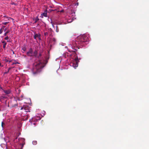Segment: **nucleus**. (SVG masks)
Listing matches in <instances>:
<instances>
[{"label":"nucleus","instance_id":"a19ab883","mask_svg":"<svg viewBox=\"0 0 149 149\" xmlns=\"http://www.w3.org/2000/svg\"><path fill=\"white\" fill-rule=\"evenodd\" d=\"M24 145V144H23V145H22V146H23Z\"/></svg>","mask_w":149,"mask_h":149},{"label":"nucleus","instance_id":"39448f33","mask_svg":"<svg viewBox=\"0 0 149 149\" xmlns=\"http://www.w3.org/2000/svg\"><path fill=\"white\" fill-rule=\"evenodd\" d=\"M24 109L25 110V112H30V107L28 106H24Z\"/></svg>","mask_w":149,"mask_h":149},{"label":"nucleus","instance_id":"473e14b6","mask_svg":"<svg viewBox=\"0 0 149 149\" xmlns=\"http://www.w3.org/2000/svg\"><path fill=\"white\" fill-rule=\"evenodd\" d=\"M23 109H24V106L23 107H22L21 108V110H22Z\"/></svg>","mask_w":149,"mask_h":149},{"label":"nucleus","instance_id":"423d86ee","mask_svg":"<svg viewBox=\"0 0 149 149\" xmlns=\"http://www.w3.org/2000/svg\"><path fill=\"white\" fill-rule=\"evenodd\" d=\"M27 54L28 56H33L32 49L31 48H30L29 49V51L27 52Z\"/></svg>","mask_w":149,"mask_h":149},{"label":"nucleus","instance_id":"58836bf2","mask_svg":"<svg viewBox=\"0 0 149 149\" xmlns=\"http://www.w3.org/2000/svg\"><path fill=\"white\" fill-rule=\"evenodd\" d=\"M50 29V30H52L51 29V28Z\"/></svg>","mask_w":149,"mask_h":149},{"label":"nucleus","instance_id":"7ed1b4c3","mask_svg":"<svg viewBox=\"0 0 149 149\" xmlns=\"http://www.w3.org/2000/svg\"><path fill=\"white\" fill-rule=\"evenodd\" d=\"M43 64L42 62L41 61H39V62L36 65L35 68L36 70V72H34V74H36L39 71L40 69L43 67Z\"/></svg>","mask_w":149,"mask_h":149},{"label":"nucleus","instance_id":"aec40b11","mask_svg":"<svg viewBox=\"0 0 149 149\" xmlns=\"http://www.w3.org/2000/svg\"><path fill=\"white\" fill-rule=\"evenodd\" d=\"M44 35L45 36H47L48 35V33L47 32H45Z\"/></svg>","mask_w":149,"mask_h":149},{"label":"nucleus","instance_id":"c9c22d12","mask_svg":"<svg viewBox=\"0 0 149 149\" xmlns=\"http://www.w3.org/2000/svg\"><path fill=\"white\" fill-rule=\"evenodd\" d=\"M1 66V63H0V66Z\"/></svg>","mask_w":149,"mask_h":149},{"label":"nucleus","instance_id":"e433bc0d","mask_svg":"<svg viewBox=\"0 0 149 149\" xmlns=\"http://www.w3.org/2000/svg\"><path fill=\"white\" fill-rule=\"evenodd\" d=\"M32 120H33V121L34 120V118H33V119H32Z\"/></svg>","mask_w":149,"mask_h":149},{"label":"nucleus","instance_id":"f257e3e1","mask_svg":"<svg viewBox=\"0 0 149 149\" xmlns=\"http://www.w3.org/2000/svg\"><path fill=\"white\" fill-rule=\"evenodd\" d=\"M78 40L79 43L82 46L84 42H88L89 40L88 37L85 35H83L82 36H80L78 37Z\"/></svg>","mask_w":149,"mask_h":149},{"label":"nucleus","instance_id":"6e6552de","mask_svg":"<svg viewBox=\"0 0 149 149\" xmlns=\"http://www.w3.org/2000/svg\"><path fill=\"white\" fill-rule=\"evenodd\" d=\"M47 10H46L42 14H41V17L42 18H43V16L46 17H47Z\"/></svg>","mask_w":149,"mask_h":149},{"label":"nucleus","instance_id":"9d476101","mask_svg":"<svg viewBox=\"0 0 149 149\" xmlns=\"http://www.w3.org/2000/svg\"><path fill=\"white\" fill-rule=\"evenodd\" d=\"M56 41V40L55 38H52L51 40V42L53 44H54Z\"/></svg>","mask_w":149,"mask_h":149},{"label":"nucleus","instance_id":"f03ea898","mask_svg":"<svg viewBox=\"0 0 149 149\" xmlns=\"http://www.w3.org/2000/svg\"><path fill=\"white\" fill-rule=\"evenodd\" d=\"M78 37L77 39L75 41L74 40L71 44L72 46V48L73 49H74L75 51H77V49L75 48H77L78 49H79V45H80L79 43V42H78ZM80 45H81L80 44Z\"/></svg>","mask_w":149,"mask_h":149},{"label":"nucleus","instance_id":"a878e982","mask_svg":"<svg viewBox=\"0 0 149 149\" xmlns=\"http://www.w3.org/2000/svg\"><path fill=\"white\" fill-rule=\"evenodd\" d=\"M3 90V91L4 90L1 87V86L0 85V90Z\"/></svg>","mask_w":149,"mask_h":149},{"label":"nucleus","instance_id":"72a5a7b5","mask_svg":"<svg viewBox=\"0 0 149 149\" xmlns=\"http://www.w3.org/2000/svg\"><path fill=\"white\" fill-rule=\"evenodd\" d=\"M28 115H27V117H26V120L27 119H28Z\"/></svg>","mask_w":149,"mask_h":149},{"label":"nucleus","instance_id":"f8f14e48","mask_svg":"<svg viewBox=\"0 0 149 149\" xmlns=\"http://www.w3.org/2000/svg\"><path fill=\"white\" fill-rule=\"evenodd\" d=\"M10 32V30H8L4 34V36H5L6 35Z\"/></svg>","mask_w":149,"mask_h":149},{"label":"nucleus","instance_id":"c85d7f7f","mask_svg":"<svg viewBox=\"0 0 149 149\" xmlns=\"http://www.w3.org/2000/svg\"><path fill=\"white\" fill-rule=\"evenodd\" d=\"M7 30V28H5V29H4V31H6Z\"/></svg>","mask_w":149,"mask_h":149},{"label":"nucleus","instance_id":"412c9836","mask_svg":"<svg viewBox=\"0 0 149 149\" xmlns=\"http://www.w3.org/2000/svg\"><path fill=\"white\" fill-rule=\"evenodd\" d=\"M39 20V19H38V17H37L35 19V22H37L38 20Z\"/></svg>","mask_w":149,"mask_h":149},{"label":"nucleus","instance_id":"2f4dec72","mask_svg":"<svg viewBox=\"0 0 149 149\" xmlns=\"http://www.w3.org/2000/svg\"><path fill=\"white\" fill-rule=\"evenodd\" d=\"M60 12H64V10H62L60 11Z\"/></svg>","mask_w":149,"mask_h":149},{"label":"nucleus","instance_id":"b1692460","mask_svg":"<svg viewBox=\"0 0 149 149\" xmlns=\"http://www.w3.org/2000/svg\"><path fill=\"white\" fill-rule=\"evenodd\" d=\"M4 39L5 40H8V39H9V37L8 36H7L6 37H5V38H4Z\"/></svg>","mask_w":149,"mask_h":149},{"label":"nucleus","instance_id":"1a4fd4ad","mask_svg":"<svg viewBox=\"0 0 149 149\" xmlns=\"http://www.w3.org/2000/svg\"><path fill=\"white\" fill-rule=\"evenodd\" d=\"M3 91L7 95L10 94L11 92V91L10 89H8V90H3Z\"/></svg>","mask_w":149,"mask_h":149},{"label":"nucleus","instance_id":"c756f323","mask_svg":"<svg viewBox=\"0 0 149 149\" xmlns=\"http://www.w3.org/2000/svg\"><path fill=\"white\" fill-rule=\"evenodd\" d=\"M22 49L24 51H26V49L25 48H23Z\"/></svg>","mask_w":149,"mask_h":149},{"label":"nucleus","instance_id":"a211bd4d","mask_svg":"<svg viewBox=\"0 0 149 149\" xmlns=\"http://www.w3.org/2000/svg\"><path fill=\"white\" fill-rule=\"evenodd\" d=\"M11 69L10 68H9L8 69V72H5L4 73V74H7V73H8L9 71V70H10Z\"/></svg>","mask_w":149,"mask_h":149},{"label":"nucleus","instance_id":"393cba45","mask_svg":"<svg viewBox=\"0 0 149 149\" xmlns=\"http://www.w3.org/2000/svg\"><path fill=\"white\" fill-rule=\"evenodd\" d=\"M17 106V104H15L14 105H13L12 106L13 107Z\"/></svg>","mask_w":149,"mask_h":149},{"label":"nucleus","instance_id":"ddd939ff","mask_svg":"<svg viewBox=\"0 0 149 149\" xmlns=\"http://www.w3.org/2000/svg\"><path fill=\"white\" fill-rule=\"evenodd\" d=\"M41 56H42V54L41 53H40L38 55V56L36 57V58H40Z\"/></svg>","mask_w":149,"mask_h":149},{"label":"nucleus","instance_id":"ea45409f","mask_svg":"<svg viewBox=\"0 0 149 149\" xmlns=\"http://www.w3.org/2000/svg\"><path fill=\"white\" fill-rule=\"evenodd\" d=\"M7 42H9L10 41H8V40H7Z\"/></svg>","mask_w":149,"mask_h":149},{"label":"nucleus","instance_id":"4be33fe9","mask_svg":"<svg viewBox=\"0 0 149 149\" xmlns=\"http://www.w3.org/2000/svg\"><path fill=\"white\" fill-rule=\"evenodd\" d=\"M3 31V30L2 29H0V34L2 33Z\"/></svg>","mask_w":149,"mask_h":149},{"label":"nucleus","instance_id":"79ce46f5","mask_svg":"<svg viewBox=\"0 0 149 149\" xmlns=\"http://www.w3.org/2000/svg\"><path fill=\"white\" fill-rule=\"evenodd\" d=\"M15 64V63H13V64Z\"/></svg>","mask_w":149,"mask_h":149},{"label":"nucleus","instance_id":"f704fd0d","mask_svg":"<svg viewBox=\"0 0 149 149\" xmlns=\"http://www.w3.org/2000/svg\"><path fill=\"white\" fill-rule=\"evenodd\" d=\"M12 52H13V54H14V51H13V50H12Z\"/></svg>","mask_w":149,"mask_h":149},{"label":"nucleus","instance_id":"2eb2a0df","mask_svg":"<svg viewBox=\"0 0 149 149\" xmlns=\"http://www.w3.org/2000/svg\"><path fill=\"white\" fill-rule=\"evenodd\" d=\"M56 31L57 32H58L59 31L58 27L57 26H56Z\"/></svg>","mask_w":149,"mask_h":149},{"label":"nucleus","instance_id":"4c0bfd02","mask_svg":"<svg viewBox=\"0 0 149 149\" xmlns=\"http://www.w3.org/2000/svg\"><path fill=\"white\" fill-rule=\"evenodd\" d=\"M50 29V30H52L51 29V28Z\"/></svg>","mask_w":149,"mask_h":149},{"label":"nucleus","instance_id":"6ab92c4d","mask_svg":"<svg viewBox=\"0 0 149 149\" xmlns=\"http://www.w3.org/2000/svg\"><path fill=\"white\" fill-rule=\"evenodd\" d=\"M70 52H73L75 54H77L76 52L75 51H69Z\"/></svg>","mask_w":149,"mask_h":149},{"label":"nucleus","instance_id":"cd10ccee","mask_svg":"<svg viewBox=\"0 0 149 149\" xmlns=\"http://www.w3.org/2000/svg\"><path fill=\"white\" fill-rule=\"evenodd\" d=\"M31 124H33L34 125H36V123L35 122L33 123H31Z\"/></svg>","mask_w":149,"mask_h":149},{"label":"nucleus","instance_id":"0eeeda50","mask_svg":"<svg viewBox=\"0 0 149 149\" xmlns=\"http://www.w3.org/2000/svg\"><path fill=\"white\" fill-rule=\"evenodd\" d=\"M40 34H36V33L34 36V38L35 39H36L37 38H38L39 39H40Z\"/></svg>","mask_w":149,"mask_h":149},{"label":"nucleus","instance_id":"bb28decb","mask_svg":"<svg viewBox=\"0 0 149 149\" xmlns=\"http://www.w3.org/2000/svg\"><path fill=\"white\" fill-rule=\"evenodd\" d=\"M5 27V26H3L2 28L1 29H2L3 30V29Z\"/></svg>","mask_w":149,"mask_h":149},{"label":"nucleus","instance_id":"5701e85b","mask_svg":"<svg viewBox=\"0 0 149 149\" xmlns=\"http://www.w3.org/2000/svg\"><path fill=\"white\" fill-rule=\"evenodd\" d=\"M4 125V123L3 122H1V127L3 128V125Z\"/></svg>","mask_w":149,"mask_h":149},{"label":"nucleus","instance_id":"dca6fc26","mask_svg":"<svg viewBox=\"0 0 149 149\" xmlns=\"http://www.w3.org/2000/svg\"><path fill=\"white\" fill-rule=\"evenodd\" d=\"M6 44L7 43H4V44H3V47L4 49H5V48Z\"/></svg>","mask_w":149,"mask_h":149},{"label":"nucleus","instance_id":"20e7f679","mask_svg":"<svg viewBox=\"0 0 149 149\" xmlns=\"http://www.w3.org/2000/svg\"><path fill=\"white\" fill-rule=\"evenodd\" d=\"M74 62L76 64H75L74 63H73L72 65L75 68L76 67H77L78 66V63L79 62L77 56V57L75 58L74 60Z\"/></svg>","mask_w":149,"mask_h":149},{"label":"nucleus","instance_id":"7c9ffc66","mask_svg":"<svg viewBox=\"0 0 149 149\" xmlns=\"http://www.w3.org/2000/svg\"><path fill=\"white\" fill-rule=\"evenodd\" d=\"M2 43H3V44H4V43H6V42H5V41H3V42H2Z\"/></svg>","mask_w":149,"mask_h":149},{"label":"nucleus","instance_id":"9b49d317","mask_svg":"<svg viewBox=\"0 0 149 149\" xmlns=\"http://www.w3.org/2000/svg\"><path fill=\"white\" fill-rule=\"evenodd\" d=\"M38 52L37 50H35L34 52V56L35 57H36L38 56Z\"/></svg>","mask_w":149,"mask_h":149},{"label":"nucleus","instance_id":"4468645a","mask_svg":"<svg viewBox=\"0 0 149 149\" xmlns=\"http://www.w3.org/2000/svg\"><path fill=\"white\" fill-rule=\"evenodd\" d=\"M32 143L33 145H36L37 143V142L36 141H33Z\"/></svg>","mask_w":149,"mask_h":149},{"label":"nucleus","instance_id":"f3484780","mask_svg":"<svg viewBox=\"0 0 149 149\" xmlns=\"http://www.w3.org/2000/svg\"><path fill=\"white\" fill-rule=\"evenodd\" d=\"M9 23V22H5L2 23V24L4 25H6L7 24H8Z\"/></svg>","mask_w":149,"mask_h":149}]
</instances>
